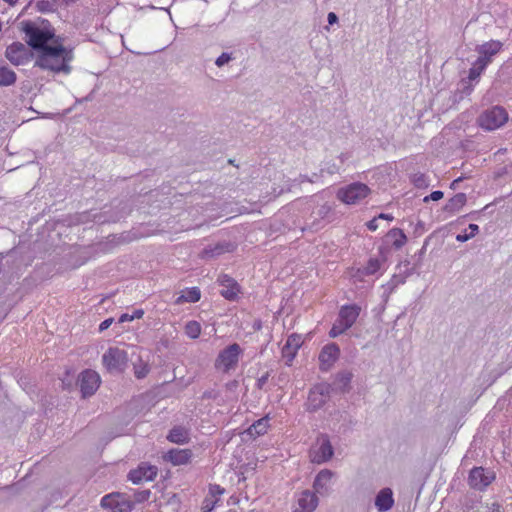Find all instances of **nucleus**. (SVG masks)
I'll use <instances>...</instances> for the list:
<instances>
[{"mask_svg": "<svg viewBox=\"0 0 512 512\" xmlns=\"http://www.w3.org/2000/svg\"><path fill=\"white\" fill-rule=\"evenodd\" d=\"M73 59V48L64 44L63 37L57 36L38 53L35 66L53 73L69 74Z\"/></svg>", "mask_w": 512, "mask_h": 512, "instance_id": "1", "label": "nucleus"}, {"mask_svg": "<svg viewBox=\"0 0 512 512\" xmlns=\"http://www.w3.org/2000/svg\"><path fill=\"white\" fill-rule=\"evenodd\" d=\"M20 30L25 35L24 39L27 45L38 53L57 37L54 28L49 24L39 25L31 20L22 21Z\"/></svg>", "mask_w": 512, "mask_h": 512, "instance_id": "2", "label": "nucleus"}, {"mask_svg": "<svg viewBox=\"0 0 512 512\" xmlns=\"http://www.w3.org/2000/svg\"><path fill=\"white\" fill-rule=\"evenodd\" d=\"M360 311L361 308L356 304L342 306L337 320L329 331V336L336 338L351 328L359 317Z\"/></svg>", "mask_w": 512, "mask_h": 512, "instance_id": "3", "label": "nucleus"}, {"mask_svg": "<svg viewBox=\"0 0 512 512\" xmlns=\"http://www.w3.org/2000/svg\"><path fill=\"white\" fill-rule=\"evenodd\" d=\"M370 188L360 182L349 184L337 191V199L346 205H356L368 197Z\"/></svg>", "mask_w": 512, "mask_h": 512, "instance_id": "4", "label": "nucleus"}, {"mask_svg": "<svg viewBox=\"0 0 512 512\" xmlns=\"http://www.w3.org/2000/svg\"><path fill=\"white\" fill-rule=\"evenodd\" d=\"M102 363L109 373H123L128 365V353L118 347H110L103 354Z\"/></svg>", "mask_w": 512, "mask_h": 512, "instance_id": "5", "label": "nucleus"}, {"mask_svg": "<svg viewBox=\"0 0 512 512\" xmlns=\"http://www.w3.org/2000/svg\"><path fill=\"white\" fill-rule=\"evenodd\" d=\"M242 349L239 344L233 343L219 352L215 360V368L223 373H228L237 367Z\"/></svg>", "mask_w": 512, "mask_h": 512, "instance_id": "6", "label": "nucleus"}, {"mask_svg": "<svg viewBox=\"0 0 512 512\" xmlns=\"http://www.w3.org/2000/svg\"><path fill=\"white\" fill-rule=\"evenodd\" d=\"M507 121L508 113L500 106H494L485 110L478 118L479 126L488 131L502 127Z\"/></svg>", "mask_w": 512, "mask_h": 512, "instance_id": "7", "label": "nucleus"}, {"mask_svg": "<svg viewBox=\"0 0 512 512\" xmlns=\"http://www.w3.org/2000/svg\"><path fill=\"white\" fill-rule=\"evenodd\" d=\"M101 506L112 512H130L134 508V502L123 493H111L101 499Z\"/></svg>", "mask_w": 512, "mask_h": 512, "instance_id": "8", "label": "nucleus"}, {"mask_svg": "<svg viewBox=\"0 0 512 512\" xmlns=\"http://www.w3.org/2000/svg\"><path fill=\"white\" fill-rule=\"evenodd\" d=\"M5 57L15 66L25 65L32 58V52L27 44L13 42L7 46Z\"/></svg>", "mask_w": 512, "mask_h": 512, "instance_id": "9", "label": "nucleus"}, {"mask_svg": "<svg viewBox=\"0 0 512 512\" xmlns=\"http://www.w3.org/2000/svg\"><path fill=\"white\" fill-rule=\"evenodd\" d=\"M495 477V472L492 470L474 467L469 473L468 483L471 488L483 491L495 480Z\"/></svg>", "mask_w": 512, "mask_h": 512, "instance_id": "10", "label": "nucleus"}, {"mask_svg": "<svg viewBox=\"0 0 512 512\" xmlns=\"http://www.w3.org/2000/svg\"><path fill=\"white\" fill-rule=\"evenodd\" d=\"M78 381L83 397L93 395L101 383L99 374L91 369H86L81 372Z\"/></svg>", "mask_w": 512, "mask_h": 512, "instance_id": "11", "label": "nucleus"}, {"mask_svg": "<svg viewBox=\"0 0 512 512\" xmlns=\"http://www.w3.org/2000/svg\"><path fill=\"white\" fill-rule=\"evenodd\" d=\"M156 476V466L147 463H141L136 469L131 470L128 474L129 480L134 484H139L143 481H151Z\"/></svg>", "mask_w": 512, "mask_h": 512, "instance_id": "12", "label": "nucleus"}, {"mask_svg": "<svg viewBox=\"0 0 512 512\" xmlns=\"http://www.w3.org/2000/svg\"><path fill=\"white\" fill-rule=\"evenodd\" d=\"M303 344L302 336L296 333L288 336L285 345L282 348V357L286 365L290 366L295 359L299 348Z\"/></svg>", "mask_w": 512, "mask_h": 512, "instance_id": "13", "label": "nucleus"}, {"mask_svg": "<svg viewBox=\"0 0 512 512\" xmlns=\"http://www.w3.org/2000/svg\"><path fill=\"white\" fill-rule=\"evenodd\" d=\"M339 355L340 349L337 344L330 343L325 345L319 354L320 369L323 371L330 369Z\"/></svg>", "mask_w": 512, "mask_h": 512, "instance_id": "14", "label": "nucleus"}, {"mask_svg": "<svg viewBox=\"0 0 512 512\" xmlns=\"http://www.w3.org/2000/svg\"><path fill=\"white\" fill-rule=\"evenodd\" d=\"M319 447L312 450L311 460L314 463H323L328 461L333 455V448L327 436H320L318 438Z\"/></svg>", "mask_w": 512, "mask_h": 512, "instance_id": "15", "label": "nucleus"}, {"mask_svg": "<svg viewBox=\"0 0 512 512\" xmlns=\"http://www.w3.org/2000/svg\"><path fill=\"white\" fill-rule=\"evenodd\" d=\"M327 392L328 388L323 385L313 387L308 395V410L315 411L319 409L326 402Z\"/></svg>", "mask_w": 512, "mask_h": 512, "instance_id": "16", "label": "nucleus"}, {"mask_svg": "<svg viewBox=\"0 0 512 512\" xmlns=\"http://www.w3.org/2000/svg\"><path fill=\"white\" fill-rule=\"evenodd\" d=\"M317 505L318 498L316 494L306 490L300 493L293 512H313Z\"/></svg>", "mask_w": 512, "mask_h": 512, "instance_id": "17", "label": "nucleus"}, {"mask_svg": "<svg viewBox=\"0 0 512 512\" xmlns=\"http://www.w3.org/2000/svg\"><path fill=\"white\" fill-rule=\"evenodd\" d=\"M222 290L220 294L227 300H235L240 293L239 284L231 277L224 275L220 278Z\"/></svg>", "mask_w": 512, "mask_h": 512, "instance_id": "18", "label": "nucleus"}, {"mask_svg": "<svg viewBox=\"0 0 512 512\" xmlns=\"http://www.w3.org/2000/svg\"><path fill=\"white\" fill-rule=\"evenodd\" d=\"M192 451L190 449H171L164 456L165 460L173 465H185L191 461Z\"/></svg>", "mask_w": 512, "mask_h": 512, "instance_id": "19", "label": "nucleus"}, {"mask_svg": "<svg viewBox=\"0 0 512 512\" xmlns=\"http://www.w3.org/2000/svg\"><path fill=\"white\" fill-rule=\"evenodd\" d=\"M270 428V417L266 415L257 421H255L251 426H249L246 430V434L252 438H257L259 436L265 435Z\"/></svg>", "mask_w": 512, "mask_h": 512, "instance_id": "20", "label": "nucleus"}, {"mask_svg": "<svg viewBox=\"0 0 512 512\" xmlns=\"http://www.w3.org/2000/svg\"><path fill=\"white\" fill-rule=\"evenodd\" d=\"M394 504L393 493L390 488L382 489L375 499V506L378 511L385 512L392 508Z\"/></svg>", "mask_w": 512, "mask_h": 512, "instance_id": "21", "label": "nucleus"}, {"mask_svg": "<svg viewBox=\"0 0 512 512\" xmlns=\"http://www.w3.org/2000/svg\"><path fill=\"white\" fill-rule=\"evenodd\" d=\"M466 202V195L464 193H457L447 201L444 206V211L450 215H454L465 206Z\"/></svg>", "mask_w": 512, "mask_h": 512, "instance_id": "22", "label": "nucleus"}, {"mask_svg": "<svg viewBox=\"0 0 512 512\" xmlns=\"http://www.w3.org/2000/svg\"><path fill=\"white\" fill-rule=\"evenodd\" d=\"M502 48V43L500 41L491 40L487 43L481 45L478 49L480 54L479 57H488L489 63L494 55H496Z\"/></svg>", "mask_w": 512, "mask_h": 512, "instance_id": "23", "label": "nucleus"}, {"mask_svg": "<svg viewBox=\"0 0 512 512\" xmlns=\"http://www.w3.org/2000/svg\"><path fill=\"white\" fill-rule=\"evenodd\" d=\"M167 439L176 444H185L189 441L188 430L181 426H176L170 430Z\"/></svg>", "mask_w": 512, "mask_h": 512, "instance_id": "24", "label": "nucleus"}, {"mask_svg": "<svg viewBox=\"0 0 512 512\" xmlns=\"http://www.w3.org/2000/svg\"><path fill=\"white\" fill-rule=\"evenodd\" d=\"M332 477L333 473L330 470L325 469L320 471L314 481V489L316 492L322 494L324 491H326V486L330 483Z\"/></svg>", "mask_w": 512, "mask_h": 512, "instance_id": "25", "label": "nucleus"}, {"mask_svg": "<svg viewBox=\"0 0 512 512\" xmlns=\"http://www.w3.org/2000/svg\"><path fill=\"white\" fill-rule=\"evenodd\" d=\"M201 298V292L198 287L187 288L183 291V293L177 297L175 303L183 304V303H195L198 302Z\"/></svg>", "mask_w": 512, "mask_h": 512, "instance_id": "26", "label": "nucleus"}, {"mask_svg": "<svg viewBox=\"0 0 512 512\" xmlns=\"http://www.w3.org/2000/svg\"><path fill=\"white\" fill-rule=\"evenodd\" d=\"M489 64L488 57H479L473 66L469 70L468 78L473 81L480 77L482 72L485 70L487 65Z\"/></svg>", "mask_w": 512, "mask_h": 512, "instance_id": "27", "label": "nucleus"}, {"mask_svg": "<svg viewBox=\"0 0 512 512\" xmlns=\"http://www.w3.org/2000/svg\"><path fill=\"white\" fill-rule=\"evenodd\" d=\"M234 249L235 247L231 243L217 244L213 248L205 249L202 256L205 258L219 256L226 252H232Z\"/></svg>", "mask_w": 512, "mask_h": 512, "instance_id": "28", "label": "nucleus"}, {"mask_svg": "<svg viewBox=\"0 0 512 512\" xmlns=\"http://www.w3.org/2000/svg\"><path fill=\"white\" fill-rule=\"evenodd\" d=\"M16 73L7 65L0 64V86H10L16 82Z\"/></svg>", "mask_w": 512, "mask_h": 512, "instance_id": "29", "label": "nucleus"}, {"mask_svg": "<svg viewBox=\"0 0 512 512\" xmlns=\"http://www.w3.org/2000/svg\"><path fill=\"white\" fill-rule=\"evenodd\" d=\"M185 334L190 339H197L202 331V327L199 322L197 321H188L184 327Z\"/></svg>", "mask_w": 512, "mask_h": 512, "instance_id": "30", "label": "nucleus"}, {"mask_svg": "<svg viewBox=\"0 0 512 512\" xmlns=\"http://www.w3.org/2000/svg\"><path fill=\"white\" fill-rule=\"evenodd\" d=\"M389 234L393 237V246L395 248H401L406 244L407 237L401 229H392Z\"/></svg>", "mask_w": 512, "mask_h": 512, "instance_id": "31", "label": "nucleus"}, {"mask_svg": "<svg viewBox=\"0 0 512 512\" xmlns=\"http://www.w3.org/2000/svg\"><path fill=\"white\" fill-rule=\"evenodd\" d=\"M380 261L377 258H371L363 268L364 275H373L380 269Z\"/></svg>", "mask_w": 512, "mask_h": 512, "instance_id": "32", "label": "nucleus"}, {"mask_svg": "<svg viewBox=\"0 0 512 512\" xmlns=\"http://www.w3.org/2000/svg\"><path fill=\"white\" fill-rule=\"evenodd\" d=\"M150 371L149 365L143 361L134 364V374L138 379H142L148 375Z\"/></svg>", "mask_w": 512, "mask_h": 512, "instance_id": "33", "label": "nucleus"}, {"mask_svg": "<svg viewBox=\"0 0 512 512\" xmlns=\"http://www.w3.org/2000/svg\"><path fill=\"white\" fill-rule=\"evenodd\" d=\"M144 316V310L143 309H136L133 311L132 314L129 313H123L119 317V323L129 322L133 321L135 319H141Z\"/></svg>", "mask_w": 512, "mask_h": 512, "instance_id": "34", "label": "nucleus"}, {"mask_svg": "<svg viewBox=\"0 0 512 512\" xmlns=\"http://www.w3.org/2000/svg\"><path fill=\"white\" fill-rule=\"evenodd\" d=\"M217 502H218V499H214L208 495L203 501V504L201 507L202 511L203 512L212 511L213 508L215 507V505L217 504Z\"/></svg>", "mask_w": 512, "mask_h": 512, "instance_id": "35", "label": "nucleus"}, {"mask_svg": "<svg viewBox=\"0 0 512 512\" xmlns=\"http://www.w3.org/2000/svg\"><path fill=\"white\" fill-rule=\"evenodd\" d=\"M224 493V489L221 488L219 485H210L209 486V496L214 498V499H218L220 498V496Z\"/></svg>", "mask_w": 512, "mask_h": 512, "instance_id": "36", "label": "nucleus"}, {"mask_svg": "<svg viewBox=\"0 0 512 512\" xmlns=\"http://www.w3.org/2000/svg\"><path fill=\"white\" fill-rule=\"evenodd\" d=\"M134 497H135V501H133L134 503L135 502L146 501L150 497V491L149 490H144V491H141V492H137V493H135Z\"/></svg>", "mask_w": 512, "mask_h": 512, "instance_id": "37", "label": "nucleus"}, {"mask_svg": "<svg viewBox=\"0 0 512 512\" xmlns=\"http://www.w3.org/2000/svg\"><path fill=\"white\" fill-rule=\"evenodd\" d=\"M443 196H444V194L442 191H440V190L433 191L430 195H428L424 198V202H428L429 200L438 201V200L442 199Z\"/></svg>", "mask_w": 512, "mask_h": 512, "instance_id": "38", "label": "nucleus"}, {"mask_svg": "<svg viewBox=\"0 0 512 512\" xmlns=\"http://www.w3.org/2000/svg\"><path fill=\"white\" fill-rule=\"evenodd\" d=\"M231 57L227 53H222L216 60L217 66H223L224 64L228 63L230 61Z\"/></svg>", "mask_w": 512, "mask_h": 512, "instance_id": "39", "label": "nucleus"}, {"mask_svg": "<svg viewBox=\"0 0 512 512\" xmlns=\"http://www.w3.org/2000/svg\"><path fill=\"white\" fill-rule=\"evenodd\" d=\"M113 321H114L113 318H108V319H105L104 321H102L99 325V331L103 332L104 330L108 329L110 327V325L113 323Z\"/></svg>", "mask_w": 512, "mask_h": 512, "instance_id": "40", "label": "nucleus"}, {"mask_svg": "<svg viewBox=\"0 0 512 512\" xmlns=\"http://www.w3.org/2000/svg\"><path fill=\"white\" fill-rule=\"evenodd\" d=\"M377 220L378 218L375 217L366 223V226L370 231H376L378 229Z\"/></svg>", "mask_w": 512, "mask_h": 512, "instance_id": "41", "label": "nucleus"}, {"mask_svg": "<svg viewBox=\"0 0 512 512\" xmlns=\"http://www.w3.org/2000/svg\"><path fill=\"white\" fill-rule=\"evenodd\" d=\"M468 230L470 231L468 234L472 238L478 233L479 227L476 224H470Z\"/></svg>", "mask_w": 512, "mask_h": 512, "instance_id": "42", "label": "nucleus"}, {"mask_svg": "<svg viewBox=\"0 0 512 512\" xmlns=\"http://www.w3.org/2000/svg\"><path fill=\"white\" fill-rule=\"evenodd\" d=\"M337 20H338L337 15L334 12H330L328 14V22H329V24L332 25V24L336 23Z\"/></svg>", "mask_w": 512, "mask_h": 512, "instance_id": "43", "label": "nucleus"}, {"mask_svg": "<svg viewBox=\"0 0 512 512\" xmlns=\"http://www.w3.org/2000/svg\"><path fill=\"white\" fill-rule=\"evenodd\" d=\"M502 507L499 503H493L490 507V512H501Z\"/></svg>", "mask_w": 512, "mask_h": 512, "instance_id": "44", "label": "nucleus"}, {"mask_svg": "<svg viewBox=\"0 0 512 512\" xmlns=\"http://www.w3.org/2000/svg\"><path fill=\"white\" fill-rule=\"evenodd\" d=\"M471 237L469 236V234L465 233V234H459L457 235L456 239L460 242H464V241H467L468 239H470Z\"/></svg>", "mask_w": 512, "mask_h": 512, "instance_id": "45", "label": "nucleus"}, {"mask_svg": "<svg viewBox=\"0 0 512 512\" xmlns=\"http://www.w3.org/2000/svg\"><path fill=\"white\" fill-rule=\"evenodd\" d=\"M377 218L378 219H386V220H389V221L393 220V216H391L389 214H384V213L379 214Z\"/></svg>", "mask_w": 512, "mask_h": 512, "instance_id": "46", "label": "nucleus"}]
</instances>
